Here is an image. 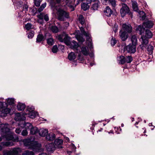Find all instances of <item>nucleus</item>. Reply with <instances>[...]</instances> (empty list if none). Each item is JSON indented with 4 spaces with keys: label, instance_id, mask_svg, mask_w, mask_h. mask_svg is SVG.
Segmentation results:
<instances>
[{
    "label": "nucleus",
    "instance_id": "obj_21",
    "mask_svg": "<svg viewBox=\"0 0 155 155\" xmlns=\"http://www.w3.org/2000/svg\"><path fill=\"white\" fill-rule=\"evenodd\" d=\"M26 119L25 117L21 115L19 113L18 114V115L15 117V120L17 121H24Z\"/></svg>",
    "mask_w": 155,
    "mask_h": 155
},
{
    "label": "nucleus",
    "instance_id": "obj_30",
    "mask_svg": "<svg viewBox=\"0 0 155 155\" xmlns=\"http://www.w3.org/2000/svg\"><path fill=\"white\" fill-rule=\"evenodd\" d=\"M125 57L123 55H121L120 56V60L119 63L120 64H124L126 62Z\"/></svg>",
    "mask_w": 155,
    "mask_h": 155
},
{
    "label": "nucleus",
    "instance_id": "obj_27",
    "mask_svg": "<svg viewBox=\"0 0 155 155\" xmlns=\"http://www.w3.org/2000/svg\"><path fill=\"white\" fill-rule=\"evenodd\" d=\"M50 29L54 33H57L59 31L58 28L56 25H52L51 26Z\"/></svg>",
    "mask_w": 155,
    "mask_h": 155
},
{
    "label": "nucleus",
    "instance_id": "obj_46",
    "mask_svg": "<svg viewBox=\"0 0 155 155\" xmlns=\"http://www.w3.org/2000/svg\"><path fill=\"white\" fill-rule=\"evenodd\" d=\"M32 25L31 23H28L25 25V28L27 30H29L31 28Z\"/></svg>",
    "mask_w": 155,
    "mask_h": 155
},
{
    "label": "nucleus",
    "instance_id": "obj_50",
    "mask_svg": "<svg viewBox=\"0 0 155 155\" xmlns=\"http://www.w3.org/2000/svg\"><path fill=\"white\" fill-rule=\"evenodd\" d=\"M34 108L32 107H30L29 106H28L26 109V111H28L30 113L34 111Z\"/></svg>",
    "mask_w": 155,
    "mask_h": 155
},
{
    "label": "nucleus",
    "instance_id": "obj_55",
    "mask_svg": "<svg viewBox=\"0 0 155 155\" xmlns=\"http://www.w3.org/2000/svg\"><path fill=\"white\" fill-rule=\"evenodd\" d=\"M117 25L116 23H115L114 25V26L113 27V30L114 31V32L115 33L117 31Z\"/></svg>",
    "mask_w": 155,
    "mask_h": 155
},
{
    "label": "nucleus",
    "instance_id": "obj_19",
    "mask_svg": "<svg viewBox=\"0 0 155 155\" xmlns=\"http://www.w3.org/2000/svg\"><path fill=\"white\" fill-rule=\"evenodd\" d=\"M153 35L152 32L150 30L147 29L145 31V35H144V37L149 39L152 38Z\"/></svg>",
    "mask_w": 155,
    "mask_h": 155
},
{
    "label": "nucleus",
    "instance_id": "obj_23",
    "mask_svg": "<svg viewBox=\"0 0 155 155\" xmlns=\"http://www.w3.org/2000/svg\"><path fill=\"white\" fill-rule=\"evenodd\" d=\"M38 132L39 130L37 127L32 126L31 129H30V134H35L38 133Z\"/></svg>",
    "mask_w": 155,
    "mask_h": 155
},
{
    "label": "nucleus",
    "instance_id": "obj_13",
    "mask_svg": "<svg viewBox=\"0 0 155 155\" xmlns=\"http://www.w3.org/2000/svg\"><path fill=\"white\" fill-rule=\"evenodd\" d=\"M153 23L151 21H147L143 23V26L146 28H151L153 27Z\"/></svg>",
    "mask_w": 155,
    "mask_h": 155
},
{
    "label": "nucleus",
    "instance_id": "obj_22",
    "mask_svg": "<svg viewBox=\"0 0 155 155\" xmlns=\"http://www.w3.org/2000/svg\"><path fill=\"white\" fill-rule=\"evenodd\" d=\"M81 52L85 56H87L89 54V51L88 48L86 46H83L81 48Z\"/></svg>",
    "mask_w": 155,
    "mask_h": 155
},
{
    "label": "nucleus",
    "instance_id": "obj_37",
    "mask_svg": "<svg viewBox=\"0 0 155 155\" xmlns=\"http://www.w3.org/2000/svg\"><path fill=\"white\" fill-rule=\"evenodd\" d=\"M78 20L80 23L81 25H83L84 23V17L82 15H80L78 17Z\"/></svg>",
    "mask_w": 155,
    "mask_h": 155
},
{
    "label": "nucleus",
    "instance_id": "obj_25",
    "mask_svg": "<svg viewBox=\"0 0 155 155\" xmlns=\"http://www.w3.org/2000/svg\"><path fill=\"white\" fill-rule=\"evenodd\" d=\"M70 150H67V152L68 154L70 155L73 152H75L76 151V147L75 146H70L69 147Z\"/></svg>",
    "mask_w": 155,
    "mask_h": 155
},
{
    "label": "nucleus",
    "instance_id": "obj_41",
    "mask_svg": "<svg viewBox=\"0 0 155 155\" xmlns=\"http://www.w3.org/2000/svg\"><path fill=\"white\" fill-rule=\"evenodd\" d=\"M22 155H35V154L33 151L26 150L22 153Z\"/></svg>",
    "mask_w": 155,
    "mask_h": 155
},
{
    "label": "nucleus",
    "instance_id": "obj_40",
    "mask_svg": "<svg viewBox=\"0 0 155 155\" xmlns=\"http://www.w3.org/2000/svg\"><path fill=\"white\" fill-rule=\"evenodd\" d=\"M46 5V3L45 2L41 5V6L38 8V12H42L44 9Z\"/></svg>",
    "mask_w": 155,
    "mask_h": 155
},
{
    "label": "nucleus",
    "instance_id": "obj_28",
    "mask_svg": "<svg viewBox=\"0 0 155 155\" xmlns=\"http://www.w3.org/2000/svg\"><path fill=\"white\" fill-rule=\"evenodd\" d=\"M63 141L61 139H56L54 142V145H61L63 143Z\"/></svg>",
    "mask_w": 155,
    "mask_h": 155
},
{
    "label": "nucleus",
    "instance_id": "obj_43",
    "mask_svg": "<svg viewBox=\"0 0 155 155\" xmlns=\"http://www.w3.org/2000/svg\"><path fill=\"white\" fill-rule=\"evenodd\" d=\"M115 132L117 134H120L122 131V129L120 127H114Z\"/></svg>",
    "mask_w": 155,
    "mask_h": 155
},
{
    "label": "nucleus",
    "instance_id": "obj_47",
    "mask_svg": "<svg viewBox=\"0 0 155 155\" xmlns=\"http://www.w3.org/2000/svg\"><path fill=\"white\" fill-rule=\"evenodd\" d=\"M58 50V48L57 45H54L52 48V51L53 53H56Z\"/></svg>",
    "mask_w": 155,
    "mask_h": 155
},
{
    "label": "nucleus",
    "instance_id": "obj_29",
    "mask_svg": "<svg viewBox=\"0 0 155 155\" xmlns=\"http://www.w3.org/2000/svg\"><path fill=\"white\" fill-rule=\"evenodd\" d=\"M131 40L132 42V43H131L132 44L137 45V37L135 35H133L131 36Z\"/></svg>",
    "mask_w": 155,
    "mask_h": 155
},
{
    "label": "nucleus",
    "instance_id": "obj_8",
    "mask_svg": "<svg viewBox=\"0 0 155 155\" xmlns=\"http://www.w3.org/2000/svg\"><path fill=\"white\" fill-rule=\"evenodd\" d=\"M47 151L48 153H51L53 152L56 149L63 148V146H45Z\"/></svg>",
    "mask_w": 155,
    "mask_h": 155
},
{
    "label": "nucleus",
    "instance_id": "obj_6",
    "mask_svg": "<svg viewBox=\"0 0 155 155\" xmlns=\"http://www.w3.org/2000/svg\"><path fill=\"white\" fill-rule=\"evenodd\" d=\"M136 45L130 44L128 45L125 48L128 53L130 54L134 53L136 51Z\"/></svg>",
    "mask_w": 155,
    "mask_h": 155
},
{
    "label": "nucleus",
    "instance_id": "obj_31",
    "mask_svg": "<svg viewBox=\"0 0 155 155\" xmlns=\"http://www.w3.org/2000/svg\"><path fill=\"white\" fill-rule=\"evenodd\" d=\"M63 42L66 45H70V41L69 39V37L67 34H65L64 38H63Z\"/></svg>",
    "mask_w": 155,
    "mask_h": 155
},
{
    "label": "nucleus",
    "instance_id": "obj_1",
    "mask_svg": "<svg viewBox=\"0 0 155 155\" xmlns=\"http://www.w3.org/2000/svg\"><path fill=\"white\" fill-rule=\"evenodd\" d=\"M0 128H1L0 134L3 138L7 140H12L15 142L19 141V138L17 136L10 133L8 124H1Z\"/></svg>",
    "mask_w": 155,
    "mask_h": 155
},
{
    "label": "nucleus",
    "instance_id": "obj_7",
    "mask_svg": "<svg viewBox=\"0 0 155 155\" xmlns=\"http://www.w3.org/2000/svg\"><path fill=\"white\" fill-rule=\"evenodd\" d=\"M28 148L32 150L35 153H39L43 152L44 150V148L42 146H28Z\"/></svg>",
    "mask_w": 155,
    "mask_h": 155
},
{
    "label": "nucleus",
    "instance_id": "obj_44",
    "mask_svg": "<svg viewBox=\"0 0 155 155\" xmlns=\"http://www.w3.org/2000/svg\"><path fill=\"white\" fill-rule=\"evenodd\" d=\"M107 1H108L113 7H115L116 6V1L115 0H108Z\"/></svg>",
    "mask_w": 155,
    "mask_h": 155
},
{
    "label": "nucleus",
    "instance_id": "obj_48",
    "mask_svg": "<svg viewBox=\"0 0 155 155\" xmlns=\"http://www.w3.org/2000/svg\"><path fill=\"white\" fill-rule=\"evenodd\" d=\"M34 3L35 5L37 7L40 6L41 1L40 0H34Z\"/></svg>",
    "mask_w": 155,
    "mask_h": 155
},
{
    "label": "nucleus",
    "instance_id": "obj_42",
    "mask_svg": "<svg viewBox=\"0 0 155 155\" xmlns=\"http://www.w3.org/2000/svg\"><path fill=\"white\" fill-rule=\"evenodd\" d=\"M34 32L33 31H31L28 33V38H32L34 36Z\"/></svg>",
    "mask_w": 155,
    "mask_h": 155
},
{
    "label": "nucleus",
    "instance_id": "obj_53",
    "mask_svg": "<svg viewBox=\"0 0 155 155\" xmlns=\"http://www.w3.org/2000/svg\"><path fill=\"white\" fill-rule=\"evenodd\" d=\"M146 49H147V51H148L152 52L153 49V47L151 45H148L147 47L146 48Z\"/></svg>",
    "mask_w": 155,
    "mask_h": 155
},
{
    "label": "nucleus",
    "instance_id": "obj_61",
    "mask_svg": "<svg viewBox=\"0 0 155 155\" xmlns=\"http://www.w3.org/2000/svg\"><path fill=\"white\" fill-rule=\"evenodd\" d=\"M137 12H138L140 15V16H141L142 15H143L145 13V12L143 11H140L139 10H138V11Z\"/></svg>",
    "mask_w": 155,
    "mask_h": 155
},
{
    "label": "nucleus",
    "instance_id": "obj_34",
    "mask_svg": "<svg viewBox=\"0 0 155 155\" xmlns=\"http://www.w3.org/2000/svg\"><path fill=\"white\" fill-rule=\"evenodd\" d=\"M68 57L70 60L72 61L75 59L76 56L74 52H71L68 54Z\"/></svg>",
    "mask_w": 155,
    "mask_h": 155
},
{
    "label": "nucleus",
    "instance_id": "obj_62",
    "mask_svg": "<svg viewBox=\"0 0 155 155\" xmlns=\"http://www.w3.org/2000/svg\"><path fill=\"white\" fill-rule=\"evenodd\" d=\"M13 144H11L10 142H6L3 144L2 145H13Z\"/></svg>",
    "mask_w": 155,
    "mask_h": 155
},
{
    "label": "nucleus",
    "instance_id": "obj_9",
    "mask_svg": "<svg viewBox=\"0 0 155 155\" xmlns=\"http://www.w3.org/2000/svg\"><path fill=\"white\" fill-rule=\"evenodd\" d=\"M122 28L123 30L126 32L130 33L132 31V28L130 24L127 25L126 24H124L122 25Z\"/></svg>",
    "mask_w": 155,
    "mask_h": 155
},
{
    "label": "nucleus",
    "instance_id": "obj_2",
    "mask_svg": "<svg viewBox=\"0 0 155 155\" xmlns=\"http://www.w3.org/2000/svg\"><path fill=\"white\" fill-rule=\"evenodd\" d=\"M57 19L61 21H64L66 19L69 18V13L61 8L57 10Z\"/></svg>",
    "mask_w": 155,
    "mask_h": 155
},
{
    "label": "nucleus",
    "instance_id": "obj_35",
    "mask_svg": "<svg viewBox=\"0 0 155 155\" xmlns=\"http://www.w3.org/2000/svg\"><path fill=\"white\" fill-rule=\"evenodd\" d=\"M100 4V2H99V3H98V2L95 3L92 5L91 9L94 10H97Z\"/></svg>",
    "mask_w": 155,
    "mask_h": 155
},
{
    "label": "nucleus",
    "instance_id": "obj_26",
    "mask_svg": "<svg viewBox=\"0 0 155 155\" xmlns=\"http://www.w3.org/2000/svg\"><path fill=\"white\" fill-rule=\"evenodd\" d=\"M81 8L84 11H86L88 10L89 7V6L87 4V3H86L85 2H82L81 4Z\"/></svg>",
    "mask_w": 155,
    "mask_h": 155
},
{
    "label": "nucleus",
    "instance_id": "obj_59",
    "mask_svg": "<svg viewBox=\"0 0 155 155\" xmlns=\"http://www.w3.org/2000/svg\"><path fill=\"white\" fill-rule=\"evenodd\" d=\"M18 6L20 7H21L22 6L23 2L21 1H19L17 3Z\"/></svg>",
    "mask_w": 155,
    "mask_h": 155
},
{
    "label": "nucleus",
    "instance_id": "obj_51",
    "mask_svg": "<svg viewBox=\"0 0 155 155\" xmlns=\"http://www.w3.org/2000/svg\"><path fill=\"white\" fill-rule=\"evenodd\" d=\"M78 59L79 61H83L84 60V56L81 54V52H80L78 54Z\"/></svg>",
    "mask_w": 155,
    "mask_h": 155
},
{
    "label": "nucleus",
    "instance_id": "obj_60",
    "mask_svg": "<svg viewBox=\"0 0 155 155\" xmlns=\"http://www.w3.org/2000/svg\"><path fill=\"white\" fill-rule=\"evenodd\" d=\"M85 0H77L76 1V3L75 4V7L78 4H79L81 2H82L85 1Z\"/></svg>",
    "mask_w": 155,
    "mask_h": 155
},
{
    "label": "nucleus",
    "instance_id": "obj_14",
    "mask_svg": "<svg viewBox=\"0 0 155 155\" xmlns=\"http://www.w3.org/2000/svg\"><path fill=\"white\" fill-rule=\"evenodd\" d=\"M145 31V28L143 26L139 25L137 27L136 29L137 32L140 35H142L143 33Z\"/></svg>",
    "mask_w": 155,
    "mask_h": 155
},
{
    "label": "nucleus",
    "instance_id": "obj_11",
    "mask_svg": "<svg viewBox=\"0 0 155 155\" xmlns=\"http://www.w3.org/2000/svg\"><path fill=\"white\" fill-rule=\"evenodd\" d=\"M120 36L121 39L123 41H125L128 38V34L125 31H120Z\"/></svg>",
    "mask_w": 155,
    "mask_h": 155
},
{
    "label": "nucleus",
    "instance_id": "obj_56",
    "mask_svg": "<svg viewBox=\"0 0 155 155\" xmlns=\"http://www.w3.org/2000/svg\"><path fill=\"white\" fill-rule=\"evenodd\" d=\"M28 131L26 130H24L22 131L21 134L23 136H26L28 134Z\"/></svg>",
    "mask_w": 155,
    "mask_h": 155
},
{
    "label": "nucleus",
    "instance_id": "obj_39",
    "mask_svg": "<svg viewBox=\"0 0 155 155\" xmlns=\"http://www.w3.org/2000/svg\"><path fill=\"white\" fill-rule=\"evenodd\" d=\"M47 40V43L49 45L52 46L54 44V39L52 38H49Z\"/></svg>",
    "mask_w": 155,
    "mask_h": 155
},
{
    "label": "nucleus",
    "instance_id": "obj_54",
    "mask_svg": "<svg viewBox=\"0 0 155 155\" xmlns=\"http://www.w3.org/2000/svg\"><path fill=\"white\" fill-rule=\"evenodd\" d=\"M77 39L79 42H83L85 41V39L82 37L78 36L77 37Z\"/></svg>",
    "mask_w": 155,
    "mask_h": 155
},
{
    "label": "nucleus",
    "instance_id": "obj_38",
    "mask_svg": "<svg viewBox=\"0 0 155 155\" xmlns=\"http://www.w3.org/2000/svg\"><path fill=\"white\" fill-rule=\"evenodd\" d=\"M126 62L127 63H130L133 61V59L131 56H125Z\"/></svg>",
    "mask_w": 155,
    "mask_h": 155
},
{
    "label": "nucleus",
    "instance_id": "obj_20",
    "mask_svg": "<svg viewBox=\"0 0 155 155\" xmlns=\"http://www.w3.org/2000/svg\"><path fill=\"white\" fill-rule=\"evenodd\" d=\"M40 135L42 137H45L48 134V130L46 129H41L38 132Z\"/></svg>",
    "mask_w": 155,
    "mask_h": 155
},
{
    "label": "nucleus",
    "instance_id": "obj_32",
    "mask_svg": "<svg viewBox=\"0 0 155 155\" xmlns=\"http://www.w3.org/2000/svg\"><path fill=\"white\" fill-rule=\"evenodd\" d=\"M132 7L133 10L137 12L139 10L138 8L137 3V2L135 1L132 3Z\"/></svg>",
    "mask_w": 155,
    "mask_h": 155
},
{
    "label": "nucleus",
    "instance_id": "obj_16",
    "mask_svg": "<svg viewBox=\"0 0 155 155\" xmlns=\"http://www.w3.org/2000/svg\"><path fill=\"white\" fill-rule=\"evenodd\" d=\"M45 40V37L42 34H39L37 36L36 42L37 43H40L42 41H44Z\"/></svg>",
    "mask_w": 155,
    "mask_h": 155
},
{
    "label": "nucleus",
    "instance_id": "obj_3",
    "mask_svg": "<svg viewBox=\"0 0 155 155\" xmlns=\"http://www.w3.org/2000/svg\"><path fill=\"white\" fill-rule=\"evenodd\" d=\"M122 7L120 9V12L122 17H124L127 14L132 17V14L131 12L129 7L125 3H121Z\"/></svg>",
    "mask_w": 155,
    "mask_h": 155
},
{
    "label": "nucleus",
    "instance_id": "obj_57",
    "mask_svg": "<svg viewBox=\"0 0 155 155\" xmlns=\"http://www.w3.org/2000/svg\"><path fill=\"white\" fill-rule=\"evenodd\" d=\"M3 155H12V153L10 151H5L4 152Z\"/></svg>",
    "mask_w": 155,
    "mask_h": 155
},
{
    "label": "nucleus",
    "instance_id": "obj_10",
    "mask_svg": "<svg viewBox=\"0 0 155 155\" xmlns=\"http://www.w3.org/2000/svg\"><path fill=\"white\" fill-rule=\"evenodd\" d=\"M38 18L41 20H44L46 21L49 20V18L47 14H45L44 13H40L39 15L37 16Z\"/></svg>",
    "mask_w": 155,
    "mask_h": 155
},
{
    "label": "nucleus",
    "instance_id": "obj_58",
    "mask_svg": "<svg viewBox=\"0 0 155 155\" xmlns=\"http://www.w3.org/2000/svg\"><path fill=\"white\" fill-rule=\"evenodd\" d=\"M28 7L27 5L25 4L23 5V10L26 12L28 10Z\"/></svg>",
    "mask_w": 155,
    "mask_h": 155
},
{
    "label": "nucleus",
    "instance_id": "obj_45",
    "mask_svg": "<svg viewBox=\"0 0 155 155\" xmlns=\"http://www.w3.org/2000/svg\"><path fill=\"white\" fill-rule=\"evenodd\" d=\"M117 41L116 40L115 38H114L113 37H112V38L111 39V41H110V43L111 45L112 46H114L117 43Z\"/></svg>",
    "mask_w": 155,
    "mask_h": 155
},
{
    "label": "nucleus",
    "instance_id": "obj_63",
    "mask_svg": "<svg viewBox=\"0 0 155 155\" xmlns=\"http://www.w3.org/2000/svg\"><path fill=\"white\" fill-rule=\"evenodd\" d=\"M68 7L71 9V11H72L74 10L75 8L76 7L75 5L74 6H73L71 5H68Z\"/></svg>",
    "mask_w": 155,
    "mask_h": 155
},
{
    "label": "nucleus",
    "instance_id": "obj_24",
    "mask_svg": "<svg viewBox=\"0 0 155 155\" xmlns=\"http://www.w3.org/2000/svg\"><path fill=\"white\" fill-rule=\"evenodd\" d=\"M55 135L54 134L52 133L51 135L48 134L46 137L48 140L52 141L55 139Z\"/></svg>",
    "mask_w": 155,
    "mask_h": 155
},
{
    "label": "nucleus",
    "instance_id": "obj_36",
    "mask_svg": "<svg viewBox=\"0 0 155 155\" xmlns=\"http://www.w3.org/2000/svg\"><path fill=\"white\" fill-rule=\"evenodd\" d=\"M15 101L13 98H8L7 100V103L10 105H12L15 104Z\"/></svg>",
    "mask_w": 155,
    "mask_h": 155
},
{
    "label": "nucleus",
    "instance_id": "obj_17",
    "mask_svg": "<svg viewBox=\"0 0 155 155\" xmlns=\"http://www.w3.org/2000/svg\"><path fill=\"white\" fill-rule=\"evenodd\" d=\"M10 111L11 109L9 108H1V115L3 114L2 115L5 116L7 114L10 113Z\"/></svg>",
    "mask_w": 155,
    "mask_h": 155
},
{
    "label": "nucleus",
    "instance_id": "obj_5",
    "mask_svg": "<svg viewBox=\"0 0 155 155\" xmlns=\"http://www.w3.org/2000/svg\"><path fill=\"white\" fill-rule=\"evenodd\" d=\"M141 38L142 40L141 42V44L140 45V46L141 49L142 50L146 49L149 43V39L146 38L144 37V35H141Z\"/></svg>",
    "mask_w": 155,
    "mask_h": 155
},
{
    "label": "nucleus",
    "instance_id": "obj_15",
    "mask_svg": "<svg viewBox=\"0 0 155 155\" xmlns=\"http://www.w3.org/2000/svg\"><path fill=\"white\" fill-rule=\"evenodd\" d=\"M26 105L25 104L19 102L17 106V109L18 111H23L25 108Z\"/></svg>",
    "mask_w": 155,
    "mask_h": 155
},
{
    "label": "nucleus",
    "instance_id": "obj_18",
    "mask_svg": "<svg viewBox=\"0 0 155 155\" xmlns=\"http://www.w3.org/2000/svg\"><path fill=\"white\" fill-rule=\"evenodd\" d=\"M69 45H71L72 48L76 49L77 50H78L77 48L79 46L78 44L74 40H73L70 42Z\"/></svg>",
    "mask_w": 155,
    "mask_h": 155
},
{
    "label": "nucleus",
    "instance_id": "obj_33",
    "mask_svg": "<svg viewBox=\"0 0 155 155\" xmlns=\"http://www.w3.org/2000/svg\"><path fill=\"white\" fill-rule=\"evenodd\" d=\"M31 124L29 123H25L24 122L23 127H24L26 129H29L30 130L31 128L32 127Z\"/></svg>",
    "mask_w": 155,
    "mask_h": 155
},
{
    "label": "nucleus",
    "instance_id": "obj_12",
    "mask_svg": "<svg viewBox=\"0 0 155 155\" xmlns=\"http://www.w3.org/2000/svg\"><path fill=\"white\" fill-rule=\"evenodd\" d=\"M104 12L105 15L108 17L111 16V15L112 14H113L112 10L108 6H107L105 8L104 10Z\"/></svg>",
    "mask_w": 155,
    "mask_h": 155
},
{
    "label": "nucleus",
    "instance_id": "obj_64",
    "mask_svg": "<svg viewBox=\"0 0 155 155\" xmlns=\"http://www.w3.org/2000/svg\"><path fill=\"white\" fill-rule=\"evenodd\" d=\"M15 132L16 133L18 134H19L21 132V130H20V128H17L15 130Z\"/></svg>",
    "mask_w": 155,
    "mask_h": 155
},
{
    "label": "nucleus",
    "instance_id": "obj_49",
    "mask_svg": "<svg viewBox=\"0 0 155 155\" xmlns=\"http://www.w3.org/2000/svg\"><path fill=\"white\" fill-rule=\"evenodd\" d=\"M29 117L31 118H34L36 117V114L35 113L33 112H30L28 114Z\"/></svg>",
    "mask_w": 155,
    "mask_h": 155
},
{
    "label": "nucleus",
    "instance_id": "obj_52",
    "mask_svg": "<svg viewBox=\"0 0 155 155\" xmlns=\"http://www.w3.org/2000/svg\"><path fill=\"white\" fill-rule=\"evenodd\" d=\"M64 36L63 34L60 35L58 36V40L61 42H63V38Z\"/></svg>",
    "mask_w": 155,
    "mask_h": 155
},
{
    "label": "nucleus",
    "instance_id": "obj_4",
    "mask_svg": "<svg viewBox=\"0 0 155 155\" xmlns=\"http://www.w3.org/2000/svg\"><path fill=\"white\" fill-rule=\"evenodd\" d=\"M35 139L32 137H30L28 138L23 140L21 142L24 145H41L40 143L34 144Z\"/></svg>",
    "mask_w": 155,
    "mask_h": 155
}]
</instances>
